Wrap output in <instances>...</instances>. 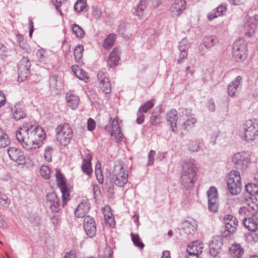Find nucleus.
I'll list each match as a JSON object with an SVG mask.
<instances>
[{"label":"nucleus","mask_w":258,"mask_h":258,"mask_svg":"<svg viewBox=\"0 0 258 258\" xmlns=\"http://www.w3.org/2000/svg\"><path fill=\"white\" fill-rule=\"evenodd\" d=\"M139 7H141L139 5L137 6L135 9L134 14L138 16L139 18H141L143 16V12L145 10H141Z\"/></svg>","instance_id":"63"},{"label":"nucleus","mask_w":258,"mask_h":258,"mask_svg":"<svg viewBox=\"0 0 258 258\" xmlns=\"http://www.w3.org/2000/svg\"><path fill=\"white\" fill-rule=\"evenodd\" d=\"M50 88L51 90L57 89L59 86L60 82L57 80V76L55 75L51 76L49 79Z\"/></svg>","instance_id":"46"},{"label":"nucleus","mask_w":258,"mask_h":258,"mask_svg":"<svg viewBox=\"0 0 258 258\" xmlns=\"http://www.w3.org/2000/svg\"><path fill=\"white\" fill-rule=\"evenodd\" d=\"M227 184L230 193L232 195L239 194L241 190L242 183L239 172L231 171L227 176Z\"/></svg>","instance_id":"5"},{"label":"nucleus","mask_w":258,"mask_h":258,"mask_svg":"<svg viewBox=\"0 0 258 258\" xmlns=\"http://www.w3.org/2000/svg\"><path fill=\"white\" fill-rule=\"evenodd\" d=\"M218 42L217 38L214 36H209L204 37L203 43L199 46V51L201 55L204 54L205 52V48L207 49L214 46Z\"/></svg>","instance_id":"22"},{"label":"nucleus","mask_w":258,"mask_h":258,"mask_svg":"<svg viewBox=\"0 0 258 258\" xmlns=\"http://www.w3.org/2000/svg\"><path fill=\"white\" fill-rule=\"evenodd\" d=\"M258 26V15H255L253 17H246L243 24L244 32L246 36L252 37Z\"/></svg>","instance_id":"8"},{"label":"nucleus","mask_w":258,"mask_h":258,"mask_svg":"<svg viewBox=\"0 0 258 258\" xmlns=\"http://www.w3.org/2000/svg\"><path fill=\"white\" fill-rule=\"evenodd\" d=\"M120 50L118 48H114L110 54L107 60V64L110 68L115 67L119 60Z\"/></svg>","instance_id":"26"},{"label":"nucleus","mask_w":258,"mask_h":258,"mask_svg":"<svg viewBox=\"0 0 258 258\" xmlns=\"http://www.w3.org/2000/svg\"><path fill=\"white\" fill-rule=\"evenodd\" d=\"M86 0H78L74 6V9L77 12L87 11Z\"/></svg>","instance_id":"37"},{"label":"nucleus","mask_w":258,"mask_h":258,"mask_svg":"<svg viewBox=\"0 0 258 258\" xmlns=\"http://www.w3.org/2000/svg\"><path fill=\"white\" fill-rule=\"evenodd\" d=\"M93 9V15L94 17L96 19H99L100 18L101 15H102V12L98 7H93L92 8Z\"/></svg>","instance_id":"56"},{"label":"nucleus","mask_w":258,"mask_h":258,"mask_svg":"<svg viewBox=\"0 0 258 258\" xmlns=\"http://www.w3.org/2000/svg\"><path fill=\"white\" fill-rule=\"evenodd\" d=\"M226 11L227 5L226 4H222L214 10L213 12L208 14V19L209 20H212L218 17L221 16L226 13Z\"/></svg>","instance_id":"29"},{"label":"nucleus","mask_w":258,"mask_h":258,"mask_svg":"<svg viewBox=\"0 0 258 258\" xmlns=\"http://www.w3.org/2000/svg\"><path fill=\"white\" fill-rule=\"evenodd\" d=\"M29 220L31 223L38 225L40 223L39 217L35 214H32L29 217Z\"/></svg>","instance_id":"54"},{"label":"nucleus","mask_w":258,"mask_h":258,"mask_svg":"<svg viewBox=\"0 0 258 258\" xmlns=\"http://www.w3.org/2000/svg\"><path fill=\"white\" fill-rule=\"evenodd\" d=\"M208 197V207L210 211L215 212L218 207V195L215 186L211 187L207 191Z\"/></svg>","instance_id":"14"},{"label":"nucleus","mask_w":258,"mask_h":258,"mask_svg":"<svg viewBox=\"0 0 258 258\" xmlns=\"http://www.w3.org/2000/svg\"><path fill=\"white\" fill-rule=\"evenodd\" d=\"M55 176L57 185L62 194V198L63 201L62 206L64 207L70 196L69 189L66 184L65 180L59 171H57L56 172Z\"/></svg>","instance_id":"11"},{"label":"nucleus","mask_w":258,"mask_h":258,"mask_svg":"<svg viewBox=\"0 0 258 258\" xmlns=\"http://www.w3.org/2000/svg\"><path fill=\"white\" fill-rule=\"evenodd\" d=\"M45 54L46 51L44 49L41 48L37 51L36 55L39 61L42 62L44 60Z\"/></svg>","instance_id":"53"},{"label":"nucleus","mask_w":258,"mask_h":258,"mask_svg":"<svg viewBox=\"0 0 258 258\" xmlns=\"http://www.w3.org/2000/svg\"><path fill=\"white\" fill-rule=\"evenodd\" d=\"M246 191L251 196L258 194V185L254 183H248L245 186Z\"/></svg>","instance_id":"41"},{"label":"nucleus","mask_w":258,"mask_h":258,"mask_svg":"<svg viewBox=\"0 0 258 258\" xmlns=\"http://www.w3.org/2000/svg\"><path fill=\"white\" fill-rule=\"evenodd\" d=\"M45 206L50 208L52 212H57L59 210V199L54 192L48 193L46 196Z\"/></svg>","instance_id":"15"},{"label":"nucleus","mask_w":258,"mask_h":258,"mask_svg":"<svg viewBox=\"0 0 258 258\" xmlns=\"http://www.w3.org/2000/svg\"><path fill=\"white\" fill-rule=\"evenodd\" d=\"M95 126H96L95 121L92 118H90L88 120V122H87L88 130L90 131H93L95 128Z\"/></svg>","instance_id":"58"},{"label":"nucleus","mask_w":258,"mask_h":258,"mask_svg":"<svg viewBox=\"0 0 258 258\" xmlns=\"http://www.w3.org/2000/svg\"><path fill=\"white\" fill-rule=\"evenodd\" d=\"M72 33L75 34L77 37L82 38L85 35V32L83 29L79 25L74 24L71 27Z\"/></svg>","instance_id":"38"},{"label":"nucleus","mask_w":258,"mask_h":258,"mask_svg":"<svg viewBox=\"0 0 258 258\" xmlns=\"http://www.w3.org/2000/svg\"><path fill=\"white\" fill-rule=\"evenodd\" d=\"M242 220L243 225L246 228L250 231H255L258 226V212H254L250 217L243 218Z\"/></svg>","instance_id":"20"},{"label":"nucleus","mask_w":258,"mask_h":258,"mask_svg":"<svg viewBox=\"0 0 258 258\" xmlns=\"http://www.w3.org/2000/svg\"><path fill=\"white\" fill-rule=\"evenodd\" d=\"M84 228L87 235L90 237H93L96 233V226L94 219L87 216L85 217L83 223Z\"/></svg>","instance_id":"18"},{"label":"nucleus","mask_w":258,"mask_h":258,"mask_svg":"<svg viewBox=\"0 0 258 258\" xmlns=\"http://www.w3.org/2000/svg\"><path fill=\"white\" fill-rule=\"evenodd\" d=\"M246 241L251 244H253L258 241V235L254 232H250L245 235Z\"/></svg>","instance_id":"42"},{"label":"nucleus","mask_w":258,"mask_h":258,"mask_svg":"<svg viewBox=\"0 0 258 258\" xmlns=\"http://www.w3.org/2000/svg\"><path fill=\"white\" fill-rule=\"evenodd\" d=\"M91 155L90 154H87L83 158V164L82 165V169L83 171L89 176H90L92 172L91 166Z\"/></svg>","instance_id":"31"},{"label":"nucleus","mask_w":258,"mask_h":258,"mask_svg":"<svg viewBox=\"0 0 258 258\" xmlns=\"http://www.w3.org/2000/svg\"><path fill=\"white\" fill-rule=\"evenodd\" d=\"M131 236L132 240L133 243L135 244V245L139 247L143 248V247H144V244L142 241H141L139 235L132 233L131 234Z\"/></svg>","instance_id":"48"},{"label":"nucleus","mask_w":258,"mask_h":258,"mask_svg":"<svg viewBox=\"0 0 258 258\" xmlns=\"http://www.w3.org/2000/svg\"><path fill=\"white\" fill-rule=\"evenodd\" d=\"M229 252L234 257L243 253V249L239 244L233 243L229 248Z\"/></svg>","instance_id":"33"},{"label":"nucleus","mask_w":258,"mask_h":258,"mask_svg":"<svg viewBox=\"0 0 258 258\" xmlns=\"http://www.w3.org/2000/svg\"><path fill=\"white\" fill-rule=\"evenodd\" d=\"M177 112L174 109H172L167 113V119L171 124L172 131L175 133H177L178 130L177 127Z\"/></svg>","instance_id":"25"},{"label":"nucleus","mask_w":258,"mask_h":258,"mask_svg":"<svg viewBox=\"0 0 258 258\" xmlns=\"http://www.w3.org/2000/svg\"><path fill=\"white\" fill-rule=\"evenodd\" d=\"M16 137L26 149L36 150L41 146V142L44 139V134L41 127L27 123L17 131Z\"/></svg>","instance_id":"1"},{"label":"nucleus","mask_w":258,"mask_h":258,"mask_svg":"<svg viewBox=\"0 0 258 258\" xmlns=\"http://www.w3.org/2000/svg\"><path fill=\"white\" fill-rule=\"evenodd\" d=\"M72 70L76 76L79 79L87 82L88 80L86 73L78 66H73Z\"/></svg>","instance_id":"34"},{"label":"nucleus","mask_w":258,"mask_h":258,"mask_svg":"<svg viewBox=\"0 0 258 258\" xmlns=\"http://www.w3.org/2000/svg\"><path fill=\"white\" fill-rule=\"evenodd\" d=\"M66 1V0H55V4H54L55 9L61 15H62V13L60 9V7L61 4L64 3Z\"/></svg>","instance_id":"60"},{"label":"nucleus","mask_w":258,"mask_h":258,"mask_svg":"<svg viewBox=\"0 0 258 258\" xmlns=\"http://www.w3.org/2000/svg\"><path fill=\"white\" fill-rule=\"evenodd\" d=\"M189 47V44L186 39H183L179 42L178 48L180 51V58L184 59L187 55V50Z\"/></svg>","instance_id":"32"},{"label":"nucleus","mask_w":258,"mask_h":258,"mask_svg":"<svg viewBox=\"0 0 258 258\" xmlns=\"http://www.w3.org/2000/svg\"><path fill=\"white\" fill-rule=\"evenodd\" d=\"M242 84V78L241 76H237L228 86V93L230 96H236L241 88Z\"/></svg>","instance_id":"19"},{"label":"nucleus","mask_w":258,"mask_h":258,"mask_svg":"<svg viewBox=\"0 0 258 258\" xmlns=\"http://www.w3.org/2000/svg\"><path fill=\"white\" fill-rule=\"evenodd\" d=\"M97 78L102 91L105 94L109 93L111 91V84L105 74L102 71H99L97 74Z\"/></svg>","instance_id":"21"},{"label":"nucleus","mask_w":258,"mask_h":258,"mask_svg":"<svg viewBox=\"0 0 258 258\" xmlns=\"http://www.w3.org/2000/svg\"><path fill=\"white\" fill-rule=\"evenodd\" d=\"M31 66V62L27 57H23L21 59L18 66L19 80L23 81L27 78L30 73Z\"/></svg>","instance_id":"13"},{"label":"nucleus","mask_w":258,"mask_h":258,"mask_svg":"<svg viewBox=\"0 0 258 258\" xmlns=\"http://www.w3.org/2000/svg\"><path fill=\"white\" fill-rule=\"evenodd\" d=\"M137 118L136 119V122L138 124H141L144 122L145 115L143 114V112L140 111L139 110L137 112Z\"/></svg>","instance_id":"57"},{"label":"nucleus","mask_w":258,"mask_h":258,"mask_svg":"<svg viewBox=\"0 0 258 258\" xmlns=\"http://www.w3.org/2000/svg\"><path fill=\"white\" fill-rule=\"evenodd\" d=\"M112 176L114 184L118 187H122L127 182L128 173L124 162L121 161L115 162Z\"/></svg>","instance_id":"4"},{"label":"nucleus","mask_w":258,"mask_h":258,"mask_svg":"<svg viewBox=\"0 0 258 258\" xmlns=\"http://www.w3.org/2000/svg\"><path fill=\"white\" fill-rule=\"evenodd\" d=\"M196 248V245L193 244L192 243H191L188 245L186 250L187 252L188 253V254H196L199 255V253L197 251V249Z\"/></svg>","instance_id":"52"},{"label":"nucleus","mask_w":258,"mask_h":258,"mask_svg":"<svg viewBox=\"0 0 258 258\" xmlns=\"http://www.w3.org/2000/svg\"><path fill=\"white\" fill-rule=\"evenodd\" d=\"M114 40V35L113 34H109L104 40L103 46L106 49L110 48L113 45Z\"/></svg>","instance_id":"45"},{"label":"nucleus","mask_w":258,"mask_h":258,"mask_svg":"<svg viewBox=\"0 0 258 258\" xmlns=\"http://www.w3.org/2000/svg\"><path fill=\"white\" fill-rule=\"evenodd\" d=\"M188 150L191 152H197L199 149V145L197 141H191L189 143Z\"/></svg>","instance_id":"51"},{"label":"nucleus","mask_w":258,"mask_h":258,"mask_svg":"<svg viewBox=\"0 0 258 258\" xmlns=\"http://www.w3.org/2000/svg\"><path fill=\"white\" fill-rule=\"evenodd\" d=\"M155 155V151L151 150L149 154V165H152L154 162V156Z\"/></svg>","instance_id":"61"},{"label":"nucleus","mask_w":258,"mask_h":258,"mask_svg":"<svg viewBox=\"0 0 258 258\" xmlns=\"http://www.w3.org/2000/svg\"><path fill=\"white\" fill-rule=\"evenodd\" d=\"M52 148L51 147L48 146L45 148L44 156L47 162H50L52 161Z\"/></svg>","instance_id":"50"},{"label":"nucleus","mask_w":258,"mask_h":258,"mask_svg":"<svg viewBox=\"0 0 258 258\" xmlns=\"http://www.w3.org/2000/svg\"><path fill=\"white\" fill-rule=\"evenodd\" d=\"M239 214L242 219L243 218H248L252 214V213H251L250 210L245 207H241L239 209Z\"/></svg>","instance_id":"47"},{"label":"nucleus","mask_w":258,"mask_h":258,"mask_svg":"<svg viewBox=\"0 0 258 258\" xmlns=\"http://www.w3.org/2000/svg\"><path fill=\"white\" fill-rule=\"evenodd\" d=\"M10 139L8 135L0 128V147L5 148L10 144Z\"/></svg>","instance_id":"35"},{"label":"nucleus","mask_w":258,"mask_h":258,"mask_svg":"<svg viewBox=\"0 0 258 258\" xmlns=\"http://www.w3.org/2000/svg\"><path fill=\"white\" fill-rule=\"evenodd\" d=\"M118 119L117 117H115L114 119L110 120L109 124L105 127V131L110 133L111 136H114L119 131H120Z\"/></svg>","instance_id":"27"},{"label":"nucleus","mask_w":258,"mask_h":258,"mask_svg":"<svg viewBox=\"0 0 258 258\" xmlns=\"http://www.w3.org/2000/svg\"><path fill=\"white\" fill-rule=\"evenodd\" d=\"M223 221L225 226L224 233L228 232L230 234H234L236 232L238 222L236 217L227 214L224 216Z\"/></svg>","instance_id":"16"},{"label":"nucleus","mask_w":258,"mask_h":258,"mask_svg":"<svg viewBox=\"0 0 258 258\" xmlns=\"http://www.w3.org/2000/svg\"><path fill=\"white\" fill-rule=\"evenodd\" d=\"M247 43L242 38L235 41L233 46L232 55L236 61L243 60L246 56Z\"/></svg>","instance_id":"7"},{"label":"nucleus","mask_w":258,"mask_h":258,"mask_svg":"<svg viewBox=\"0 0 258 258\" xmlns=\"http://www.w3.org/2000/svg\"><path fill=\"white\" fill-rule=\"evenodd\" d=\"M11 203V200L4 194H0V204L4 207H8Z\"/></svg>","instance_id":"49"},{"label":"nucleus","mask_w":258,"mask_h":258,"mask_svg":"<svg viewBox=\"0 0 258 258\" xmlns=\"http://www.w3.org/2000/svg\"><path fill=\"white\" fill-rule=\"evenodd\" d=\"M181 227L185 233L187 234H192L197 230V224L196 220L189 219L182 223Z\"/></svg>","instance_id":"23"},{"label":"nucleus","mask_w":258,"mask_h":258,"mask_svg":"<svg viewBox=\"0 0 258 258\" xmlns=\"http://www.w3.org/2000/svg\"><path fill=\"white\" fill-rule=\"evenodd\" d=\"M196 166L191 161H185L182 165L181 183L186 189L192 188L196 180Z\"/></svg>","instance_id":"2"},{"label":"nucleus","mask_w":258,"mask_h":258,"mask_svg":"<svg viewBox=\"0 0 258 258\" xmlns=\"http://www.w3.org/2000/svg\"><path fill=\"white\" fill-rule=\"evenodd\" d=\"M150 121L152 125H157L160 122V117L158 115L152 116Z\"/></svg>","instance_id":"62"},{"label":"nucleus","mask_w":258,"mask_h":258,"mask_svg":"<svg viewBox=\"0 0 258 258\" xmlns=\"http://www.w3.org/2000/svg\"><path fill=\"white\" fill-rule=\"evenodd\" d=\"M182 121V127L184 130H189L191 128L196 122V119L192 117L189 109H183L180 114L179 121Z\"/></svg>","instance_id":"12"},{"label":"nucleus","mask_w":258,"mask_h":258,"mask_svg":"<svg viewBox=\"0 0 258 258\" xmlns=\"http://www.w3.org/2000/svg\"><path fill=\"white\" fill-rule=\"evenodd\" d=\"M51 171L49 167L46 165H42L40 168V174L43 178L48 179L50 178Z\"/></svg>","instance_id":"43"},{"label":"nucleus","mask_w":258,"mask_h":258,"mask_svg":"<svg viewBox=\"0 0 258 258\" xmlns=\"http://www.w3.org/2000/svg\"><path fill=\"white\" fill-rule=\"evenodd\" d=\"M245 203L247 205L248 207L253 211L258 209V201L257 200L252 197H246L245 198Z\"/></svg>","instance_id":"36"},{"label":"nucleus","mask_w":258,"mask_h":258,"mask_svg":"<svg viewBox=\"0 0 258 258\" xmlns=\"http://www.w3.org/2000/svg\"><path fill=\"white\" fill-rule=\"evenodd\" d=\"M230 4L235 6L243 5L246 0H228Z\"/></svg>","instance_id":"64"},{"label":"nucleus","mask_w":258,"mask_h":258,"mask_svg":"<svg viewBox=\"0 0 258 258\" xmlns=\"http://www.w3.org/2000/svg\"><path fill=\"white\" fill-rule=\"evenodd\" d=\"M56 139L62 146L68 145L73 136V132L69 124H59L56 128Z\"/></svg>","instance_id":"6"},{"label":"nucleus","mask_w":258,"mask_h":258,"mask_svg":"<svg viewBox=\"0 0 258 258\" xmlns=\"http://www.w3.org/2000/svg\"><path fill=\"white\" fill-rule=\"evenodd\" d=\"M239 135L247 142L250 143L258 138V123L255 120H246L240 127Z\"/></svg>","instance_id":"3"},{"label":"nucleus","mask_w":258,"mask_h":258,"mask_svg":"<svg viewBox=\"0 0 258 258\" xmlns=\"http://www.w3.org/2000/svg\"><path fill=\"white\" fill-rule=\"evenodd\" d=\"M84 51V47L82 45H79L76 47L74 49V55L76 60L79 63L82 62L83 51Z\"/></svg>","instance_id":"39"},{"label":"nucleus","mask_w":258,"mask_h":258,"mask_svg":"<svg viewBox=\"0 0 258 258\" xmlns=\"http://www.w3.org/2000/svg\"><path fill=\"white\" fill-rule=\"evenodd\" d=\"M223 246V242L221 238H213L210 244V252L213 256H216L220 252Z\"/></svg>","instance_id":"24"},{"label":"nucleus","mask_w":258,"mask_h":258,"mask_svg":"<svg viewBox=\"0 0 258 258\" xmlns=\"http://www.w3.org/2000/svg\"><path fill=\"white\" fill-rule=\"evenodd\" d=\"M90 206L87 202H82L78 206L75 211V215L78 218H83L89 212Z\"/></svg>","instance_id":"30"},{"label":"nucleus","mask_w":258,"mask_h":258,"mask_svg":"<svg viewBox=\"0 0 258 258\" xmlns=\"http://www.w3.org/2000/svg\"><path fill=\"white\" fill-rule=\"evenodd\" d=\"M232 161L237 169L242 171L246 169L250 163V159L245 152H237L232 158Z\"/></svg>","instance_id":"9"},{"label":"nucleus","mask_w":258,"mask_h":258,"mask_svg":"<svg viewBox=\"0 0 258 258\" xmlns=\"http://www.w3.org/2000/svg\"><path fill=\"white\" fill-rule=\"evenodd\" d=\"M154 99H152L145 102L139 108V110L143 113L147 112L149 109H151L154 106Z\"/></svg>","instance_id":"44"},{"label":"nucleus","mask_w":258,"mask_h":258,"mask_svg":"<svg viewBox=\"0 0 258 258\" xmlns=\"http://www.w3.org/2000/svg\"><path fill=\"white\" fill-rule=\"evenodd\" d=\"M112 214L110 213H109L108 214H104V218L107 221V223H108L111 227H113L115 225V223L114 221V218L112 217Z\"/></svg>","instance_id":"55"},{"label":"nucleus","mask_w":258,"mask_h":258,"mask_svg":"<svg viewBox=\"0 0 258 258\" xmlns=\"http://www.w3.org/2000/svg\"><path fill=\"white\" fill-rule=\"evenodd\" d=\"M186 7V2L185 0H174L169 9L170 17L177 18L185 10Z\"/></svg>","instance_id":"10"},{"label":"nucleus","mask_w":258,"mask_h":258,"mask_svg":"<svg viewBox=\"0 0 258 258\" xmlns=\"http://www.w3.org/2000/svg\"><path fill=\"white\" fill-rule=\"evenodd\" d=\"M8 154L10 158L14 162L20 165L26 163V158L22 152L15 147L8 149Z\"/></svg>","instance_id":"17"},{"label":"nucleus","mask_w":258,"mask_h":258,"mask_svg":"<svg viewBox=\"0 0 258 258\" xmlns=\"http://www.w3.org/2000/svg\"><path fill=\"white\" fill-rule=\"evenodd\" d=\"M66 98L68 106L72 109H76L78 107L80 101L78 96L74 94L73 92L70 91L67 93Z\"/></svg>","instance_id":"28"},{"label":"nucleus","mask_w":258,"mask_h":258,"mask_svg":"<svg viewBox=\"0 0 258 258\" xmlns=\"http://www.w3.org/2000/svg\"><path fill=\"white\" fill-rule=\"evenodd\" d=\"M26 114L24 111L21 108H17L16 106L14 107L13 116L15 120H19L21 119L25 118Z\"/></svg>","instance_id":"40"},{"label":"nucleus","mask_w":258,"mask_h":258,"mask_svg":"<svg viewBox=\"0 0 258 258\" xmlns=\"http://www.w3.org/2000/svg\"><path fill=\"white\" fill-rule=\"evenodd\" d=\"M192 243L193 244L196 245V249H197V251H198L199 253H201L203 248V243L199 241H194Z\"/></svg>","instance_id":"59"}]
</instances>
